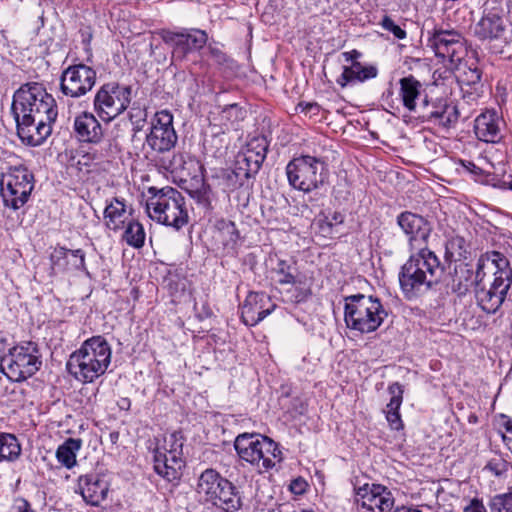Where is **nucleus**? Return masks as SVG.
I'll return each mask as SVG.
<instances>
[{"label": "nucleus", "mask_w": 512, "mask_h": 512, "mask_svg": "<svg viewBox=\"0 0 512 512\" xmlns=\"http://www.w3.org/2000/svg\"><path fill=\"white\" fill-rule=\"evenodd\" d=\"M449 278L447 285L458 295H465L470 286L476 283L472 266L463 262L454 265L453 273H450Z\"/></svg>", "instance_id": "c85d7f7f"}, {"label": "nucleus", "mask_w": 512, "mask_h": 512, "mask_svg": "<svg viewBox=\"0 0 512 512\" xmlns=\"http://www.w3.org/2000/svg\"><path fill=\"white\" fill-rule=\"evenodd\" d=\"M463 512H488L482 499L474 497L464 507Z\"/></svg>", "instance_id": "5fc2aeb1"}, {"label": "nucleus", "mask_w": 512, "mask_h": 512, "mask_svg": "<svg viewBox=\"0 0 512 512\" xmlns=\"http://www.w3.org/2000/svg\"><path fill=\"white\" fill-rule=\"evenodd\" d=\"M49 259L51 276L72 271L89 274L85 264V252L82 249L72 250L57 246L50 253Z\"/></svg>", "instance_id": "4be33fe9"}, {"label": "nucleus", "mask_w": 512, "mask_h": 512, "mask_svg": "<svg viewBox=\"0 0 512 512\" xmlns=\"http://www.w3.org/2000/svg\"><path fill=\"white\" fill-rule=\"evenodd\" d=\"M388 316L380 299L364 294L345 298L344 321L350 330L361 334L376 331Z\"/></svg>", "instance_id": "20e7f679"}, {"label": "nucleus", "mask_w": 512, "mask_h": 512, "mask_svg": "<svg viewBox=\"0 0 512 512\" xmlns=\"http://www.w3.org/2000/svg\"><path fill=\"white\" fill-rule=\"evenodd\" d=\"M117 406L120 410L128 411L131 407V401L127 397L120 398L117 402Z\"/></svg>", "instance_id": "0e129e2a"}, {"label": "nucleus", "mask_w": 512, "mask_h": 512, "mask_svg": "<svg viewBox=\"0 0 512 512\" xmlns=\"http://www.w3.org/2000/svg\"><path fill=\"white\" fill-rule=\"evenodd\" d=\"M33 174L24 166L10 167L2 174L0 193L4 205L14 210L22 207L33 190Z\"/></svg>", "instance_id": "ddd939ff"}, {"label": "nucleus", "mask_w": 512, "mask_h": 512, "mask_svg": "<svg viewBox=\"0 0 512 512\" xmlns=\"http://www.w3.org/2000/svg\"><path fill=\"white\" fill-rule=\"evenodd\" d=\"M382 486V484L365 483L364 485L355 488L356 502L363 508L373 511V505H376V497L380 493V489L378 488H382Z\"/></svg>", "instance_id": "4c0bfd02"}, {"label": "nucleus", "mask_w": 512, "mask_h": 512, "mask_svg": "<svg viewBox=\"0 0 512 512\" xmlns=\"http://www.w3.org/2000/svg\"><path fill=\"white\" fill-rule=\"evenodd\" d=\"M270 142L264 135H256L251 137L246 145L242 148L247 154L253 156L256 161L263 164Z\"/></svg>", "instance_id": "58836bf2"}, {"label": "nucleus", "mask_w": 512, "mask_h": 512, "mask_svg": "<svg viewBox=\"0 0 512 512\" xmlns=\"http://www.w3.org/2000/svg\"><path fill=\"white\" fill-rule=\"evenodd\" d=\"M224 245L235 244L239 239V232L234 222L226 219H220L215 225Z\"/></svg>", "instance_id": "a19ab883"}, {"label": "nucleus", "mask_w": 512, "mask_h": 512, "mask_svg": "<svg viewBox=\"0 0 512 512\" xmlns=\"http://www.w3.org/2000/svg\"><path fill=\"white\" fill-rule=\"evenodd\" d=\"M388 391L391 395V398L386 406V410L399 411L403 401L402 386L398 382H395L388 387Z\"/></svg>", "instance_id": "3c124183"}, {"label": "nucleus", "mask_w": 512, "mask_h": 512, "mask_svg": "<svg viewBox=\"0 0 512 512\" xmlns=\"http://www.w3.org/2000/svg\"><path fill=\"white\" fill-rule=\"evenodd\" d=\"M156 161H159L160 168L172 174L182 173L185 169V161L182 154H173L171 158L159 156Z\"/></svg>", "instance_id": "a18cd8bd"}, {"label": "nucleus", "mask_w": 512, "mask_h": 512, "mask_svg": "<svg viewBox=\"0 0 512 512\" xmlns=\"http://www.w3.org/2000/svg\"><path fill=\"white\" fill-rule=\"evenodd\" d=\"M262 163L256 161L255 158L247 154L241 149L236 155L234 164V175L236 177V184H245L246 181L256 175L260 170Z\"/></svg>", "instance_id": "7c9ffc66"}, {"label": "nucleus", "mask_w": 512, "mask_h": 512, "mask_svg": "<svg viewBox=\"0 0 512 512\" xmlns=\"http://www.w3.org/2000/svg\"><path fill=\"white\" fill-rule=\"evenodd\" d=\"M501 438L506 448L512 453V437L501 433Z\"/></svg>", "instance_id": "69168bd1"}, {"label": "nucleus", "mask_w": 512, "mask_h": 512, "mask_svg": "<svg viewBox=\"0 0 512 512\" xmlns=\"http://www.w3.org/2000/svg\"><path fill=\"white\" fill-rule=\"evenodd\" d=\"M122 239L127 245L139 249L145 243V231L143 225L135 219H130L123 228Z\"/></svg>", "instance_id": "c9c22d12"}, {"label": "nucleus", "mask_w": 512, "mask_h": 512, "mask_svg": "<svg viewBox=\"0 0 512 512\" xmlns=\"http://www.w3.org/2000/svg\"><path fill=\"white\" fill-rule=\"evenodd\" d=\"M178 141L177 133L173 126V115L168 110L158 111L151 122L149 133L145 137L147 158L156 161L159 156L169 154Z\"/></svg>", "instance_id": "f8f14e48"}, {"label": "nucleus", "mask_w": 512, "mask_h": 512, "mask_svg": "<svg viewBox=\"0 0 512 512\" xmlns=\"http://www.w3.org/2000/svg\"><path fill=\"white\" fill-rule=\"evenodd\" d=\"M153 460L154 470L158 475L169 482L179 480L185 466L181 433L173 432L157 438Z\"/></svg>", "instance_id": "6e6552de"}, {"label": "nucleus", "mask_w": 512, "mask_h": 512, "mask_svg": "<svg viewBox=\"0 0 512 512\" xmlns=\"http://www.w3.org/2000/svg\"><path fill=\"white\" fill-rule=\"evenodd\" d=\"M509 27L508 12L495 2H491L486 4L482 17L473 28V34L482 41H506Z\"/></svg>", "instance_id": "2eb2a0df"}, {"label": "nucleus", "mask_w": 512, "mask_h": 512, "mask_svg": "<svg viewBox=\"0 0 512 512\" xmlns=\"http://www.w3.org/2000/svg\"><path fill=\"white\" fill-rule=\"evenodd\" d=\"M380 25L384 30L391 32L394 35V37L399 40L405 39L407 36L406 31L402 29L399 25H397L392 20V18L387 15H385L382 18Z\"/></svg>", "instance_id": "603ef678"}, {"label": "nucleus", "mask_w": 512, "mask_h": 512, "mask_svg": "<svg viewBox=\"0 0 512 512\" xmlns=\"http://www.w3.org/2000/svg\"><path fill=\"white\" fill-rule=\"evenodd\" d=\"M378 69L375 65H363L361 62L352 63L350 66H344L343 72L337 79V83L341 87H345L349 83L365 82L376 78Z\"/></svg>", "instance_id": "cd10ccee"}, {"label": "nucleus", "mask_w": 512, "mask_h": 512, "mask_svg": "<svg viewBox=\"0 0 512 512\" xmlns=\"http://www.w3.org/2000/svg\"><path fill=\"white\" fill-rule=\"evenodd\" d=\"M395 512H422V511L419 510L418 508H413V507H401V508H397Z\"/></svg>", "instance_id": "774afa93"}, {"label": "nucleus", "mask_w": 512, "mask_h": 512, "mask_svg": "<svg viewBox=\"0 0 512 512\" xmlns=\"http://www.w3.org/2000/svg\"><path fill=\"white\" fill-rule=\"evenodd\" d=\"M488 505L491 512H512V490L494 495Z\"/></svg>", "instance_id": "49530a36"}, {"label": "nucleus", "mask_w": 512, "mask_h": 512, "mask_svg": "<svg viewBox=\"0 0 512 512\" xmlns=\"http://www.w3.org/2000/svg\"><path fill=\"white\" fill-rule=\"evenodd\" d=\"M210 54H211L212 58L215 60V62H217L218 64L222 65L227 62L226 54L217 48H211Z\"/></svg>", "instance_id": "bf43d9fd"}, {"label": "nucleus", "mask_w": 512, "mask_h": 512, "mask_svg": "<svg viewBox=\"0 0 512 512\" xmlns=\"http://www.w3.org/2000/svg\"><path fill=\"white\" fill-rule=\"evenodd\" d=\"M73 132L81 143L98 144L102 141L104 130L101 123L91 112H82L74 118Z\"/></svg>", "instance_id": "b1692460"}, {"label": "nucleus", "mask_w": 512, "mask_h": 512, "mask_svg": "<svg viewBox=\"0 0 512 512\" xmlns=\"http://www.w3.org/2000/svg\"><path fill=\"white\" fill-rule=\"evenodd\" d=\"M491 262L495 267L494 278L512 283V268L510 261L498 251L486 252L478 261L476 278L481 277L484 261Z\"/></svg>", "instance_id": "c756f323"}, {"label": "nucleus", "mask_w": 512, "mask_h": 512, "mask_svg": "<svg viewBox=\"0 0 512 512\" xmlns=\"http://www.w3.org/2000/svg\"><path fill=\"white\" fill-rule=\"evenodd\" d=\"M11 111L14 118H57L56 101L37 82L22 85L13 95Z\"/></svg>", "instance_id": "0eeeda50"}, {"label": "nucleus", "mask_w": 512, "mask_h": 512, "mask_svg": "<svg viewBox=\"0 0 512 512\" xmlns=\"http://www.w3.org/2000/svg\"><path fill=\"white\" fill-rule=\"evenodd\" d=\"M234 448L239 458L258 473L273 469L282 461V452L271 438L257 433L239 434L234 441Z\"/></svg>", "instance_id": "39448f33"}, {"label": "nucleus", "mask_w": 512, "mask_h": 512, "mask_svg": "<svg viewBox=\"0 0 512 512\" xmlns=\"http://www.w3.org/2000/svg\"><path fill=\"white\" fill-rule=\"evenodd\" d=\"M272 273L280 286H289L285 293L290 302L302 303L312 295L313 277L299 271L294 258H278Z\"/></svg>", "instance_id": "9d476101"}, {"label": "nucleus", "mask_w": 512, "mask_h": 512, "mask_svg": "<svg viewBox=\"0 0 512 512\" xmlns=\"http://www.w3.org/2000/svg\"><path fill=\"white\" fill-rule=\"evenodd\" d=\"M510 463L504 458L497 456L489 459L483 470L487 471L496 478L502 479L507 477Z\"/></svg>", "instance_id": "37998d69"}, {"label": "nucleus", "mask_w": 512, "mask_h": 512, "mask_svg": "<svg viewBox=\"0 0 512 512\" xmlns=\"http://www.w3.org/2000/svg\"><path fill=\"white\" fill-rule=\"evenodd\" d=\"M380 493L376 497V505H373V511L378 509L380 512H390L394 507L395 499L392 492L386 486H382Z\"/></svg>", "instance_id": "8fccbe9b"}, {"label": "nucleus", "mask_w": 512, "mask_h": 512, "mask_svg": "<svg viewBox=\"0 0 512 512\" xmlns=\"http://www.w3.org/2000/svg\"><path fill=\"white\" fill-rule=\"evenodd\" d=\"M503 120L495 110H486L474 121V132L478 140L497 143L502 139Z\"/></svg>", "instance_id": "393cba45"}, {"label": "nucleus", "mask_w": 512, "mask_h": 512, "mask_svg": "<svg viewBox=\"0 0 512 512\" xmlns=\"http://www.w3.org/2000/svg\"><path fill=\"white\" fill-rule=\"evenodd\" d=\"M344 222V215L340 212H334L330 217H318L314 223L317 231L324 237H332L334 227Z\"/></svg>", "instance_id": "ea45409f"}, {"label": "nucleus", "mask_w": 512, "mask_h": 512, "mask_svg": "<svg viewBox=\"0 0 512 512\" xmlns=\"http://www.w3.org/2000/svg\"><path fill=\"white\" fill-rule=\"evenodd\" d=\"M79 488L84 501L91 506H99L109 491L108 483L97 474L80 477Z\"/></svg>", "instance_id": "a878e982"}, {"label": "nucleus", "mask_w": 512, "mask_h": 512, "mask_svg": "<svg viewBox=\"0 0 512 512\" xmlns=\"http://www.w3.org/2000/svg\"><path fill=\"white\" fill-rule=\"evenodd\" d=\"M197 492L203 496L205 502L224 512H237L243 505L239 489L212 468H208L200 474Z\"/></svg>", "instance_id": "423d86ee"}, {"label": "nucleus", "mask_w": 512, "mask_h": 512, "mask_svg": "<svg viewBox=\"0 0 512 512\" xmlns=\"http://www.w3.org/2000/svg\"><path fill=\"white\" fill-rule=\"evenodd\" d=\"M21 454V446L13 434L0 432V462L14 461Z\"/></svg>", "instance_id": "e433bc0d"}, {"label": "nucleus", "mask_w": 512, "mask_h": 512, "mask_svg": "<svg viewBox=\"0 0 512 512\" xmlns=\"http://www.w3.org/2000/svg\"><path fill=\"white\" fill-rule=\"evenodd\" d=\"M7 346H8L7 338L0 331V355L6 350Z\"/></svg>", "instance_id": "338daca9"}, {"label": "nucleus", "mask_w": 512, "mask_h": 512, "mask_svg": "<svg viewBox=\"0 0 512 512\" xmlns=\"http://www.w3.org/2000/svg\"><path fill=\"white\" fill-rule=\"evenodd\" d=\"M131 92L130 86L115 82L103 84L94 96L95 112L103 121L110 122L129 107Z\"/></svg>", "instance_id": "4468645a"}, {"label": "nucleus", "mask_w": 512, "mask_h": 512, "mask_svg": "<svg viewBox=\"0 0 512 512\" xmlns=\"http://www.w3.org/2000/svg\"><path fill=\"white\" fill-rule=\"evenodd\" d=\"M82 446L80 439L68 438L56 450V458L64 467L71 469L76 464V454Z\"/></svg>", "instance_id": "f704fd0d"}, {"label": "nucleus", "mask_w": 512, "mask_h": 512, "mask_svg": "<svg viewBox=\"0 0 512 512\" xmlns=\"http://www.w3.org/2000/svg\"><path fill=\"white\" fill-rule=\"evenodd\" d=\"M450 68L458 72L459 81L466 86L473 87L480 83L482 70L479 68L476 60H460L459 64H451Z\"/></svg>", "instance_id": "72a5a7b5"}, {"label": "nucleus", "mask_w": 512, "mask_h": 512, "mask_svg": "<svg viewBox=\"0 0 512 512\" xmlns=\"http://www.w3.org/2000/svg\"><path fill=\"white\" fill-rule=\"evenodd\" d=\"M41 365L38 345L32 341L11 348L0 360L1 372L13 382H21L33 376Z\"/></svg>", "instance_id": "1a4fd4ad"}, {"label": "nucleus", "mask_w": 512, "mask_h": 512, "mask_svg": "<svg viewBox=\"0 0 512 512\" xmlns=\"http://www.w3.org/2000/svg\"><path fill=\"white\" fill-rule=\"evenodd\" d=\"M399 96L403 106L410 112L416 109V99L420 96L422 84L414 76L409 75L399 80Z\"/></svg>", "instance_id": "473e14b6"}, {"label": "nucleus", "mask_w": 512, "mask_h": 512, "mask_svg": "<svg viewBox=\"0 0 512 512\" xmlns=\"http://www.w3.org/2000/svg\"><path fill=\"white\" fill-rule=\"evenodd\" d=\"M459 117L460 113L458 107L453 103L441 104L427 114L429 121L446 129L455 127L458 123Z\"/></svg>", "instance_id": "2f4dec72"}, {"label": "nucleus", "mask_w": 512, "mask_h": 512, "mask_svg": "<svg viewBox=\"0 0 512 512\" xmlns=\"http://www.w3.org/2000/svg\"><path fill=\"white\" fill-rule=\"evenodd\" d=\"M290 186L308 193L318 189L325 181L326 164L317 157L303 155L292 159L286 166Z\"/></svg>", "instance_id": "9b49d317"}, {"label": "nucleus", "mask_w": 512, "mask_h": 512, "mask_svg": "<svg viewBox=\"0 0 512 512\" xmlns=\"http://www.w3.org/2000/svg\"><path fill=\"white\" fill-rule=\"evenodd\" d=\"M498 424L500 428H503L506 433L512 434V419L504 414L499 415Z\"/></svg>", "instance_id": "13d9d810"}, {"label": "nucleus", "mask_w": 512, "mask_h": 512, "mask_svg": "<svg viewBox=\"0 0 512 512\" xmlns=\"http://www.w3.org/2000/svg\"><path fill=\"white\" fill-rule=\"evenodd\" d=\"M276 304L265 292H250L241 306V319L247 326H255L270 315Z\"/></svg>", "instance_id": "5701e85b"}, {"label": "nucleus", "mask_w": 512, "mask_h": 512, "mask_svg": "<svg viewBox=\"0 0 512 512\" xmlns=\"http://www.w3.org/2000/svg\"><path fill=\"white\" fill-rule=\"evenodd\" d=\"M17 135L21 141L30 146H39L50 136L52 124L56 118H14Z\"/></svg>", "instance_id": "412c9836"}, {"label": "nucleus", "mask_w": 512, "mask_h": 512, "mask_svg": "<svg viewBox=\"0 0 512 512\" xmlns=\"http://www.w3.org/2000/svg\"><path fill=\"white\" fill-rule=\"evenodd\" d=\"M123 199L113 198L104 210L105 225L113 231L121 230L132 219Z\"/></svg>", "instance_id": "bb28decb"}, {"label": "nucleus", "mask_w": 512, "mask_h": 512, "mask_svg": "<svg viewBox=\"0 0 512 512\" xmlns=\"http://www.w3.org/2000/svg\"><path fill=\"white\" fill-rule=\"evenodd\" d=\"M343 58L347 62L355 63L359 62L358 59L362 56L361 52H359L356 49H353L351 51H346L342 53Z\"/></svg>", "instance_id": "052dcab7"}, {"label": "nucleus", "mask_w": 512, "mask_h": 512, "mask_svg": "<svg viewBox=\"0 0 512 512\" xmlns=\"http://www.w3.org/2000/svg\"><path fill=\"white\" fill-rule=\"evenodd\" d=\"M111 346L102 336L85 340L67 363V371L81 383H92L105 374L111 362Z\"/></svg>", "instance_id": "f03ea898"}, {"label": "nucleus", "mask_w": 512, "mask_h": 512, "mask_svg": "<svg viewBox=\"0 0 512 512\" xmlns=\"http://www.w3.org/2000/svg\"><path fill=\"white\" fill-rule=\"evenodd\" d=\"M512 283L493 278V281L486 287L482 285V278H476V299L478 305L488 314L498 311L506 299Z\"/></svg>", "instance_id": "aec40b11"}, {"label": "nucleus", "mask_w": 512, "mask_h": 512, "mask_svg": "<svg viewBox=\"0 0 512 512\" xmlns=\"http://www.w3.org/2000/svg\"><path fill=\"white\" fill-rule=\"evenodd\" d=\"M444 266L430 249L411 252L399 272L400 288L407 300L416 299L432 289L441 279Z\"/></svg>", "instance_id": "f257e3e1"}, {"label": "nucleus", "mask_w": 512, "mask_h": 512, "mask_svg": "<svg viewBox=\"0 0 512 512\" xmlns=\"http://www.w3.org/2000/svg\"><path fill=\"white\" fill-rule=\"evenodd\" d=\"M305 482L302 480H295L291 485V490L296 494L304 492Z\"/></svg>", "instance_id": "e2e57ef3"}, {"label": "nucleus", "mask_w": 512, "mask_h": 512, "mask_svg": "<svg viewBox=\"0 0 512 512\" xmlns=\"http://www.w3.org/2000/svg\"><path fill=\"white\" fill-rule=\"evenodd\" d=\"M9 512H34L30 503L24 498H16Z\"/></svg>", "instance_id": "6e6d98bb"}, {"label": "nucleus", "mask_w": 512, "mask_h": 512, "mask_svg": "<svg viewBox=\"0 0 512 512\" xmlns=\"http://www.w3.org/2000/svg\"><path fill=\"white\" fill-rule=\"evenodd\" d=\"M465 241L462 237H452L445 245V259L447 261H457L465 253Z\"/></svg>", "instance_id": "c03bdc74"}, {"label": "nucleus", "mask_w": 512, "mask_h": 512, "mask_svg": "<svg viewBox=\"0 0 512 512\" xmlns=\"http://www.w3.org/2000/svg\"><path fill=\"white\" fill-rule=\"evenodd\" d=\"M397 225L406 235L409 251L428 249L427 240L431 233L430 223L423 216L404 211L397 216Z\"/></svg>", "instance_id": "a211bd4d"}, {"label": "nucleus", "mask_w": 512, "mask_h": 512, "mask_svg": "<svg viewBox=\"0 0 512 512\" xmlns=\"http://www.w3.org/2000/svg\"><path fill=\"white\" fill-rule=\"evenodd\" d=\"M96 71L83 63L68 66L60 77V90L65 96L79 98L86 95L96 84Z\"/></svg>", "instance_id": "dca6fc26"}, {"label": "nucleus", "mask_w": 512, "mask_h": 512, "mask_svg": "<svg viewBox=\"0 0 512 512\" xmlns=\"http://www.w3.org/2000/svg\"><path fill=\"white\" fill-rule=\"evenodd\" d=\"M231 175H234V169L232 171L228 172L225 177V179L227 181V186L229 189L234 190V189H237L244 185V184H236V180H237L236 177L235 176L232 177Z\"/></svg>", "instance_id": "680f3d73"}, {"label": "nucleus", "mask_w": 512, "mask_h": 512, "mask_svg": "<svg viewBox=\"0 0 512 512\" xmlns=\"http://www.w3.org/2000/svg\"><path fill=\"white\" fill-rule=\"evenodd\" d=\"M161 37L167 45L173 48V58L177 59H183L188 53L200 50L208 40L206 32L199 29H194L191 32L164 30Z\"/></svg>", "instance_id": "6ab92c4d"}, {"label": "nucleus", "mask_w": 512, "mask_h": 512, "mask_svg": "<svg viewBox=\"0 0 512 512\" xmlns=\"http://www.w3.org/2000/svg\"><path fill=\"white\" fill-rule=\"evenodd\" d=\"M246 110L236 103L226 105L220 113V118L224 121V125H234L244 120Z\"/></svg>", "instance_id": "79ce46f5"}, {"label": "nucleus", "mask_w": 512, "mask_h": 512, "mask_svg": "<svg viewBox=\"0 0 512 512\" xmlns=\"http://www.w3.org/2000/svg\"><path fill=\"white\" fill-rule=\"evenodd\" d=\"M148 193L150 197L146 202V211L152 220L176 230L188 223V206L179 190L171 186L161 189L150 187Z\"/></svg>", "instance_id": "7ed1b4c3"}, {"label": "nucleus", "mask_w": 512, "mask_h": 512, "mask_svg": "<svg viewBox=\"0 0 512 512\" xmlns=\"http://www.w3.org/2000/svg\"><path fill=\"white\" fill-rule=\"evenodd\" d=\"M428 46L443 63L459 64L468 51L462 36L455 30H436L428 39Z\"/></svg>", "instance_id": "f3484780"}, {"label": "nucleus", "mask_w": 512, "mask_h": 512, "mask_svg": "<svg viewBox=\"0 0 512 512\" xmlns=\"http://www.w3.org/2000/svg\"><path fill=\"white\" fill-rule=\"evenodd\" d=\"M380 493L376 497V505H373V511L378 509L380 512H390L394 507L395 499L392 492L386 486H382Z\"/></svg>", "instance_id": "09e8293b"}, {"label": "nucleus", "mask_w": 512, "mask_h": 512, "mask_svg": "<svg viewBox=\"0 0 512 512\" xmlns=\"http://www.w3.org/2000/svg\"><path fill=\"white\" fill-rule=\"evenodd\" d=\"M190 194L195 202L206 212H209L213 209L212 191L208 185L203 183L200 188L191 191Z\"/></svg>", "instance_id": "de8ad7c7"}, {"label": "nucleus", "mask_w": 512, "mask_h": 512, "mask_svg": "<svg viewBox=\"0 0 512 512\" xmlns=\"http://www.w3.org/2000/svg\"><path fill=\"white\" fill-rule=\"evenodd\" d=\"M130 119L133 121V118L136 117L137 120L135 122H133L134 124V130L135 131H139L141 130L142 128V124L141 123H144L145 122V118H146V111L145 110H142V109H134L132 108V110L130 111Z\"/></svg>", "instance_id": "4d7b16f0"}, {"label": "nucleus", "mask_w": 512, "mask_h": 512, "mask_svg": "<svg viewBox=\"0 0 512 512\" xmlns=\"http://www.w3.org/2000/svg\"><path fill=\"white\" fill-rule=\"evenodd\" d=\"M386 419L393 430H401L403 422L399 411L386 410Z\"/></svg>", "instance_id": "864d4df0"}]
</instances>
